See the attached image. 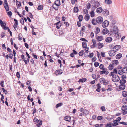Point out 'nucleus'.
<instances>
[{"instance_id":"45","label":"nucleus","mask_w":127,"mask_h":127,"mask_svg":"<svg viewBox=\"0 0 127 127\" xmlns=\"http://www.w3.org/2000/svg\"><path fill=\"white\" fill-rule=\"evenodd\" d=\"M54 3H56L59 6L60 5V1L59 0H56Z\"/></svg>"},{"instance_id":"39","label":"nucleus","mask_w":127,"mask_h":127,"mask_svg":"<svg viewBox=\"0 0 127 127\" xmlns=\"http://www.w3.org/2000/svg\"><path fill=\"white\" fill-rule=\"evenodd\" d=\"M28 58H27V60L25 59L23 61H24V62L25 64H28V62H29V59L30 58V56H27Z\"/></svg>"},{"instance_id":"1","label":"nucleus","mask_w":127,"mask_h":127,"mask_svg":"<svg viewBox=\"0 0 127 127\" xmlns=\"http://www.w3.org/2000/svg\"><path fill=\"white\" fill-rule=\"evenodd\" d=\"M100 5V3L97 1H94L92 3L91 7L92 10H95V9H96L99 7Z\"/></svg>"},{"instance_id":"52","label":"nucleus","mask_w":127,"mask_h":127,"mask_svg":"<svg viewBox=\"0 0 127 127\" xmlns=\"http://www.w3.org/2000/svg\"><path fill=\"white\" fill-rule=\"evenodd\" d=\"M17 7V8H18L20 7V6H21V3L20 2H19V3L18 4V3H16Z\"/></svg>"},{"instance_id":"43","label":"nucleus","mask_w":127,"mask_h":127,"mask_svg":"<svg viewBox=\"0 0 127 127\" xmlns=\"http://www.w3.org/2000/svg\"><path fill=\"white\" fill-rule=\"evenodd\" d=\"M104 12H105L104 14L105 16L109 14V11L107 9H105L104 10Z\"/></svg>"},{"instance_id":"2","label":"nucleus","mask_w":127,"mask_h":127,"mask_svg":"<svg viewBox=\"0 0 127 127\" xmlns=\"http://www.w3.org/2000/svg\"><path fill=\"white\" fill-rule=\"evenodd\" d=\"M100 82L101 83H102L103 85H106L108 84L109 81L106 80L104 78H102L99 79Z\"/></svg>"},{"instance_id":"30","label":"nucleus","mask_w":127,"mask_h":127,"mask_svg":"<svg viewBox=\"0 0 127 127\" xmlns=\"http://www.w3.org/2000/svg\"><path fill=\"white\" fill-rule=\"evenodd\" d=\"M127 109V107L126 105H124L122 107V110H126Z\"/></svg>"},{"instance_id":"23","label":"nucleus","mask_w":127,"mask_h":127,"mask_svg":"<svg viewBox=\"0 0 127 127\" xmlns=\"http://www.w3.org/2000/svg\"><path fill=\"white\" fill-rule=\"evenodd\" d=\"M112 63L113 65H116L118 64V61L117 60H113L112 61Z\"/></svg>"},{"instance_id":"11","label":"nucleus","mask_w":127,"mask_h":127,"mask_svg":"<svg viewBox=\"0 0 127 127\" xmlns=\"http://www.w3.org/2000/svg\"><path fill=\"white\" fill-rule=\"evenodd\" d=\"M109 73V72L106 70H102L100 72V75L103 74H105V75H107Z\"/></svg>"},{"instance_id":"10","label":"nucleus","mask_w":127,"mask_h":127,"mask_svg":"<svg viewBox=\"0 0 127 127\" xmlns=\"http://www.w3.org/2000/svg\"><path fill=\"white\" fill-rule=\"evenodd\" d=\"M109 32V31L107 28H105L102 31V33L103 35L106 34Z\"/></svg>"},{"instance_id":"50","label":"nucleus","mask_w":127,"mask_h":127,"mask_svg":"<svg viewBox=\"0 0 127 127\" xmlns=\"http://www.w3.org/2000/svg\"><path fill=\"white\" fill-rule=\"evenodd\" d=\"M84 51L83 50H81L79 53V56H82L84 53Z\"/></svg>"},{"instance_id":"37","label":"nucleus","mask_w":127,"mask_h":127,"mask_svg":"<svg viewBox=\"0 0 127 127\" xmlns=\"http://www.w3.org/2000/svg\"><path fill=\"white\" fill-rule=\"evenodd\" d=\"M83 16L81 15H80L78 16V19L80 22L83 19Z\"/></svg>"},{"instance_id":"31","label":"nucleus","mask_w":127,"mask_h":127,"mask_svg":"<svg viewBox=\"0 0 127 127\" xmlns=\"http://www.w3.org/2000/svg\"><path fill=\"white\" fill-rule=\"evenodd\" d=\"M93 10H92V11H91L90 13V16L91 17H93L95 16V13Z\"/></svg>"},{"instance_id":"26","label":"nucleus","mask_w":127,"mask_h":127,"mask_svg":"<svg viewBox=\"0 0 127 127\" xmlns=\"http://www.w3.org/2000/svg\"><path fill=\"white\" fill-rule=\"evenodd\" d=\"M97 88L96 89V91H98V92H99L100 90V89L101 88V87L100 86V85L99 83H98L97 84Z\"/></svg>"},{"instance_id":"62","label":"nucleus","mask_w":127,"mask_h":127,"mask_svg":"<svg viewBox=\"0 0 127 127\" xmlns=\"http://www.w3.org/2000/svg\"><path fill=\"white\" fill-rule=\"evenodd\" d=\"M114 123V124H112V125L113 126H116L117 125H118V123L117 122H113Z\"/></svg>"},{"instance_id":"46","label":"nucleus","mask_w":127,"mask_h":127,"mask_svg":"<svg viewBox=\"0 0 127 127\" xmlns=\"http://www.w3.org/2000/svg\"><path fill=\"white\" fill-rule=\"evenodd\" d=\"M91 5L89 3H87L86 5V7L88 9H89L91 7Z\"/></svg>"},{"instance_id":"9","label":"nucleus","mask_w":127,"mask_h":127,"mask_svg":"<svg viewBox=\"0 0 127 127\" xmlns=\"http://www.w3.org/2000/svg\"><path fill=\"white\" fill-rule=\"evenodd\" d=\"M59 5L57 4L56 3H54L52 5V7L55 10H57Z\"/></svg>"},{"instance_id":"44","label":"nucleus","mask_w":127,"mask_h":127,"mask_svg":"<svg viewBox=\"0 0 127 127\" xmlns=\"http://www.w3.org/2000/svg\"><path fill=\"white\" fill-rule=\"evenodd\" d=\"M100 109L102 111L104 112L106 111V109L105 108L104 106H101L100 107Z\"/></svg>"},{"instance_id":"33","label":"nucleus","mask_w":127,"mask_h":127,"mask_svg":"<svg viewBox=\"0 0 127 127\" xmlns=\"http://www.w3.org/2000/svg\"><path fill=\"white\" fill-rule=\"evenodd\" d=\"M103 44L102 43H101L100 42L98 43V48L100 49L102 48L103 46Z\"/></svg>"},{"instance_id":"38","label":"nucleus","mask_w":127,"mask_h":127,"mask_svg":"<svg viewBox=\"0 0 127 127\" xmlns=\"http://www.w3.org/2000/svg\"><path fill=\"white\" fill-rule=\"evenodd\" d=\"M63 105L62 103H60L57 104L55 106V107L57 108Z\"/></svg>"},{"instance_id":"17","label":"nucleus","mask_w":127,"mask_h":127,"mask_svg":"<svg viewBox=\"0 0 127 127\" xmlns=\"http://www.w3.org/2000/svg\"><path fill=\"white\" fill-rule=\"evenodd\" d=\"M103 36H98L97 38V41H101L103 40Z\"/></svg>"},{"instance_id":"49","label":"nucleus","mask_w":127,"mask_h":127,"mask_svg":"<svg viewBox=\"0 0 127 127\" xmlns=\"http://www.w3.org/2000/svg\"><path fill=\"white\" fill-rule=\"evenodd\" d=\"M2 89L3 92L5 94H8V92L4 88H2Z\"/></svg>"},{"instance_id":"59","label":"nucleus","mask_w":127,"mask_h":127,"mask_svg":"<svg viewBox=\"0 0 127 127\" xmlns=\"http://www.w3.org/2000/svg\"><path fill=\"white\" fill-rule=\"evenodd\" d=\"M123 112L122 114L123 115H125L127 113V111L126 110H122Z\"/></svg>"},{"instance_id":"36","label":"nucleus","mask_w":127,"mask_h":127,"mask_svg":"<svg viewBox=\"0 0 127 127\" xmlns=\"http://www.w3.org/2000/svg\"><path fill=\"white\" fill-rule=\"evenodd\" d=\"M108 68L110 70L112 69L113 68V64H110L108 67Z\"/></svg>"},{"instance_id":"34","label":"nucleus","mask_w":127,"mask_h":127,"mask_svg":"<svg viewBox=\"0 0 127 127\" xmlns=\"http://www.w3.org/2000/svg\"><path fill=\"white\" fill-rule=\"evenodd\" d=\"M114 33V32L113 31H111L108 33L109 36H112L114 34H115V33Z\"/></svg>"},{"instance_id":"40","label":"nucleus","mask_w":127,"mask_h":127,"mask_svg":"<svg viewBox=\"0 0 127 127\" xmlns=\"http://www.w3.org/2000/svg\"><path fill=\"white\" fill-rule=\"evenodd\" d=\"M122 71L123 73H127V68L125 67L122 70Z\"/></svg>"},{"instance_id":"41","label":"nucleus","mask_w":127,"mask_h":127,"mask_svg":"<svg viewBox=\"0 0 127 127\" xmlns=\"http://www.w3.org/2000/svg\"><path fill=\"white\" fill-rule=\"evenodd\" d=\"M82 46L83 48H85L87 46L86 43L85 41H84L82 43Z\"/></svg>"},{"instance_id":"19","label":"nucleus","mask_w":127,"mask_h":127,"mask_svg":"<svg viewBox=\"0 0 127 127\" xmlns=\"http://www.w3.org/2000/svg\"><path fill=\"white\" fill-rule=\"evenodd\" d=\"M109 56H115V53L114 52V50H111L110 51H109L108 53Z\"/></svg>"},{"instance_id":"16","label":"nucleus","mask_w":127,"mask_h":127,"mask_svg":"<svg viewBox=\"0 0 127 127\" xmlns=\"http://www.w3.org/2000/svg\"><path fill=\"white\" fill-rule=\"evenodd\" d=\"M125 87V85L124 84H121L119 87V89L121 90H124Z\"/></svg>"},{"instance_id":"56","label":"nucleus","mask_w":127,"mask_h":127,"mask_svg":"<svg viewBox=\"0 0 127 127\" xmlns=\"http://www.w3.org/2000/svg\"><path fill=\"white\" fill-rule=\"evenodd\" d=\"M96 60V58L95 57H94L92 59V61L93 62L95 61Z\"/></svg>"},{"instance_id":"61","label":"nucleus","mask_w":127,"mask_h":127,"mask_svg":"<svg viewBox=\"0 0 127 127\" xmlns=\"http://www.w3.org/2000/svg\"><path fill=\"white\" fill-rule=\"evenodd\" d=\"M114 72H112L109 74V75L112 76V77H113V76H114L116 75H114Z\"/></svg>"},{"instance_id":"35","label":"nucleus","mask_w":127,"mask_h":127,"mask_svg":"<svg viewBox=\"0 0 127 127\" xmlns=\"http://www.w3.org/2000/svg\"><path fill=\"white\" fill-rule=\"evenodd\" d=\"M78 9L77 7H74L73 9L74 12L75 13H77L78 11Z\"/></svg>"},{"instance_id":"32","label":"nucleus","mask_w":127,"mask_h":127,"mask_svg":"<svg viewBox=\"0 0 127 127\" xmlns=\"http://www.w3.org/2000/svg\"><path fill=\"white\" fill-rule=\"evenodd\" d=\"M126 80L122 79L120 80L119 82L121 84H124L126 83Z\"/></svg>"},{"instance_id":"29","label":"nucleus","mask_w":127,"mask_h":127,"mask_svg":"<svg viewBox=\"0 0 127 127\" xmlns=\"http://www.w3.org/2000/svg\"><path fill=\"white\" fill-rule=\"evenodd\" d=\"M100 32V28L98 27H97L96 29V31L95 32L96 34H98Z\"/></svg>"},{"instance_id":"54","label":"nucleus","mask_w":127,"mask_h":127,"mask_svg":"<svg viewBox=\"0 0 127 127\" xmlns=\"http://www.w3.org/2000/svg\"><path fill=\"white\" fill-rule=\"evenodd\" d=\"M97 118L98 120H100L102 119L103 118V117L102 116H99L97 117Z\"/></svg>"},{"instance_id":"8","label":"nucleus","mask_w":127,"mask_h":127,"mask_svg":"<svg viewBox=\"0 0 127 127\" xmlns=\"http://www.w3.org/2000/svg\"><path fill=\"white\" fill-rule=\"evenodd\" d=\"M112 31L114 32L113 33H115V35H116V34L118 32V27L116 26H114Z\"/></svg>"},{"instance_id":"18","label":"nucleus","mask_w":127,"mask_h":127,"mask_svg":"<svg viewBox=\"0 0 127 127\" xmlns=\"http://www.w3.org/2000/svg\"><path fill=\"white\" fill-rule=\"evenodd\" d=\"M0 23L2 28L6 26V24L4 23H3L1 19L0 20Z\"/></svg>"},{"instance_id":"27","label":"nucleus","mask_w":127,"mask_h":127,"mask_svg":"<svg viewBox=\"0 0 127 127\" xmlns=\"http://www.w3.org/2000/svg\"><path fill=\"white\" fill-rule=\"evenodd\" d=\"M99 68L100 69H101L102 70H106V68H104V65L102 64H101L100 65Z\"/></svg>"},{"instance_id":"14","label":"nucleus","mask_w":127,"mask_h":127,"mask_svg":"<svg viewBox=\"0 0 127 127\" xmlns=\"http://www.w3.org/2000/svg\"><path fill=\"white\" fill-rule=\"evenodd\" d=\"M121 46L119 45H116L113 47V48L115 51L118 50L121 48Z\"/></svg>"},{"instance_id":"4","label":"nucleus","mask_w":127,"mask_h":127,"mask_svg":"<svg viewBox=\"0 0 127 127\" xmlns=\"http://www.w3.org/2000/svg\"><path fill=\"white\" fill-rule=\"evenodd\" d=\"M97 23L98 24H101L103 21V18L101 16H99L97 17L96 19Z\"/></svg>"},{"instance_id":"53","label":"nucleus","mask_w":127,"mask_h":127,"mask_svg":"<svg viewBox=\"0 0 127 127\" xmlns=\"http://www.w3.org/2000/svg\"><path fill=\"white\" fill-rule=\"evenodd\" d=\"M20 22L21 23L22 25L24 24V20L22 18H21V19L20 20Z\"/></svg>"},{"instance_id":"24","label":"nucleus","mask_w":127,"mask_h":127,"mask_svg":"<svg viewBox=\"0 0 127 127\" xmlns=\"http://www.w3.org/2000/svg\"><path fill=\"white\" fill-rule=\"evenodd\" d=\"M90 17L89 15L88 14H86L84 17L85 20L87 21H88L90 19Z\"/></svg>"},{"instance_id":"58","label":"nucleus","mask_w":127,"mask_h":127,"mask_svg":"<svg viewBox=\"0 0 127 127\" xmlns=\"http://www.w3.org/2000/svg\"><path fill=\"white\" fill-rule=\"evenodd\" d=\"M30 81H28L26 82L27 85L28 86V87H30Z\"/></svg>"},{"instance_id":"22","label":"nucleus","mask_w":127,"mask_h":127,"mask_svg":"<svg viewBox=\"0 0 127 127\" xmlns=\"http://www.w3.org/2000/svg\"><path fill=\"white\" fill-rule=\"evenodd\" d=\"M87 79H86V78H83L82 79H80L78 82H85V81H86L87 80Z\"/></svg>"},{"instance_id":"60","label":"nucleus","mask_w":127,"mask_h":127,"mask_svg":"<svg viewBox=\"0 0 127 127\" xmlns=\"http://www.w3.org/2000/svg\"><path fill=\"white\" fill-rule=\"evenodd\" d=\"M88 11L86 9H85L83 10V12L85 14L88 13Z\"/></svg>"},{"instance_id":"57","label":"nucleus","mask_w":127,"mask_h":127,"mask_svg":"<svg viewBox=\"0 0 127 127\" xmlns=\"http://www.w3.org/2000/svg\"><path fill=\"white\" fill-rule=\"evenodd\" d=\"M16 76L18 78H20V74L19 72H17L16 73Z\"/></svg>"},{"instance_id":"51","label":"nucleus","mask_w":127,"mask_h":127,"mask_svg":"<svg viewBox=\"0 0 127 127\" xmlns=\"http://www.w3.org/2000/svg\"><path fill=\"white\" fill-rule=\"evenodd\" d=\"M42 124V121H40V122L39 123H38L37 125L36 126L38 127H39L40 126V125Z\"/></svg>"},{"instance_id":"48","label":"nucleus","mask_w":127,"mask_h":127,"mask_svg":"<svg viewBox=\"0 0 127 127\" xmlns=\"http://www.w3.org/2000/svg\"><path fill=\"white\" fill-rule=\"evenodd\" d=\"M112 124L111 123H108L105 126V127H111L113 126Z\"/></svg>"},{"instance_id":"55","label":"nucleus","mask_w":127,"mask_h":127,"mask_svg":"<svg viewBox=\"0 0 127 127\" xmlns=\"http://www.w3.org/2000/svg\"><path fill=\"white\" fill-rule=\"evenodd\" d=\"M29 17L31 19L33 18V16L31 12H29Z\"/></svg>"},{"instance_id":"13","label":"nucleus","mask_w":127,"mask_h":127,"mask_svg":"<svg viewBox=\"0 0 127 127\" xmlns=\"http://www.w3.org/2000/svg\"><path fill=\"white\" fill-rule=\"evenodd\" d=\"M112 40V38L110 37H108L105 40V41L107 42H110Z\"/></svg>"},{"instance_id":"6","label":"nucleus","mask_w":127,"mask_h":127,"mask_svg":"<svg viewBox=\"0 0 127 127\" xmlns=\"http://www.w3.org/2000/svg\"><path fill=\"white\" fill-rule=\"evenodd\" d=\"M109 24V22L107 20H105L102 23V26L104 28L107 27Z\"/></svg>"},{"instance_id":"7","label":"nucleus","mask_w":127,"mask_h":127,"mask_svg":"<svg viewBox=\"0 0 127 127\" xmlns=\"http://www.w3.org/2000/svg\"><path fill=\"white\" fill-rule=\"evenodd\" d=\"M62 73L63 71L61 69L59 70H57L55 72V74L56 76L60 75L62 74Z\"/></svg>"},{"instance_id":"20","label":"nucleus","mask_w":127,"mask_h":127,"mask_svg":"<svg viewBox=\"0 0 127 127\" xmlns=\"http://www.w3.org/2000/svg\"><path fill=\"white\" fill-rule=\"evenodd\" d=\"M92 23L93 25H96L97 23L96 19L94 18L92 20Z\"/></svg>"},{"instance_id":"12","label":"nucleus","mask_w":127,"mask_h":127,"mask_svg":"<svg viewBox=\"0 0 127 127\" xmlns=\"http://www.w3.org/2000/svg\"><path fill=\"white\" fill-rule=\"evenodd\" d=\"M103 11V9L101 7H99L97 8L96 10V12L98 13H100Z\"/></svg>"},{"instance_id":"63","label":"nucleus","mask_w":127,"mask_h":127,"mask_svg":"<svg viewBox=\"0 0 127 127\" xmlns=\"http://www.w3.org/2000/svg\"><path fill=\"white\" fill-rule=\"evenodd\" d=\"M121 78L122 79H125L127 77L125 75H123L122 76Z\"/></svg>"},{"instance_id":"28","label":"nucleus","mask_w":127,"mask_h":127,"mask_svg":"<svg viewBox=\"0 0 127 127\" xmlns=\"http://www.w3.org/2000/svg\"><path fill=\"white\" fill-rule=\"evenodd\" d=\"M122 95L123 97H125L127 96V92L123 91L122 92Z\"/></svg>"},{"instance_id":"64","label":"nucleus","mask_w":127,"mask_h":127,"mask_svg":"<svg viewBox=\"0 0 127 127\" xmlns=\"http://www.w3.org/2000/svg\"><path fill=\"white\" fill-rule=\"evenodd\" d=\"M1 38H2L5 35V32H2L1 34Z\"/></svg>"},{"instance_id":"47","label":"nucleus","mask_w":127,"mask_h":127,"mask_svg":"<svg viewBox=\"0 0 127 127\" xmlns=\"http://www.w3.org/2000/svg\"><path fill=\"white\" fill-rule=\"evenodd\" d=\"M99 63L97 62H95L94 63V65L95 67H97L99 65Z\"/></svg>"},{"instance_id":"5","label":"nucleus","mask_w":127,"mask_h":127,"mask_svg":"<svg viewBox=\"0 0 127 127\" xmlns=\"http://www.w3.org/2000/svg\"><path fill=\"white\" fill-rule=\"evenodd\" d=\"M4 3L3 4L4 7L7 11L9 10V6L7 0H4Z\"/></svg>"},{"instance_id":"21","label":"nucleus","mask_w":127,"mask_h":127,"mask_svg":"<svg viewBox=\"0 0 127 127\" xmlns=\"http://www.w3.org/2000/svg\"><path fill=\"white\" fill-rule=\"evenodd\" d=\"M71 117L70 116H66L64 118V119L66 121L70 122L71 121Z\"/></svg>"},{"instance_id":"25","label":"nucleus","mask_w":127,"mask_h":127,"mask_svg":"<svg viewBox=\"0 0 127 127\" xmlns=\"http://www.w3.org/2000/svg\"><path fill=\"white\" fill-rule=\"evenodd\" d=\"M105 3L108 5L112 3V1L111 0H105Z\"/></svg>"},{"instance_id":"15","label":"nucleus","mask_w":127,"mask_h":127,"mask_svg":"<svg viewBox=\"0 0 127 127\" xmlns=\"http://www.w3.org/2000/svg\"><path fill=\"white\" fill-rule=\"evenodd\" d=\"M60 21H59L58 22L56 23L55 24L56 25V28L57 29H59L61 26V24L60 23Z\"/></svg>"},{"instance_id":"42","label":"nucleus","mask_w":127,"mask_h":127,"mask_svg":"<svg viewBox=\"0 0 127 127\" xmlns=\"http://www.w3.org/2000/svg\"><path fill=\"white\" fill-rule=\"evenodd\" d=\"M43 6L42 5H40L38 6L37 9L39 10H41L43 9Z\"/></svg>"},{"instance_id":"3","label":"nucleus","mask_w":127,"mask_h":127,"mask_svg":"<svg viewBox=\"0 0 127 127\" xmlns=\"http://www.w3.org/2000/svg\"><path fill=\"white\" fill-rule=\"evenodd\" d=\"M120 79L119 76L116 75L112 78V80L114 82H118L119 81Z\"/></svg>"}]
</instances>
